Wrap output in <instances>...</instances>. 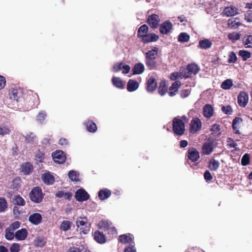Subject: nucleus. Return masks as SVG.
<instances>
[{"instance_id":"obj_1","label":"nucleus","mask_w":252,"mask_h":252,"mask_svg":"<svg viewBox=\"0 0 252 252\" xmlns=\"http://www.w3.org/2000/svg\"><path fill=\"white\" fill-rule=\"evenodd\" d=\"M188 119L186 116L177 117L173 120V131L177 135H182L185 130V124Z\"/></svg>"},{"instance_id":"obj_2","label":"nucleus","mask_w":252,"mask_h":252,"mask_svg":"<svg viewBox=\"0 0 252 252\" xmlns=\"http://www.w3.org/2000/svg\"><path fill=\"white\" fill-rule=\"evenodd\" d=\"M158 54V48L154 47L152 50L148 51L146 54V64L150 69H153L157 66L155 59Z\"/></svg>"},{"instance_id":"obj_3","label":"nucleus","mask_w":252,"mask_h":252,"mask_svg":"<svg viewBox=\"0 0 252 252\" xmlns=\"http://www.w3.org/2000/svg\"><path fill=\"white\" fill-rule=\"evenodd\" d=\"M78 228H80V233L84 234H87L91 228V222L88 221L86 217H78L76 221Z\"/></svg>"},{"instance_id":"obj_4","label":"nucleus","mask_w":252,"mask_h":252,"mask_svg":"<svg viewBox=\"0 0 252 252\" xmlns=\"http://www.w3.org/2000/svg\"><path fill=\"white\" fill-rule=\"evenodd\" d=\"M29 196L31 201L36 203H39L42 202L44 194L41 188L35 187L30 191Z\"/></svg>"},{"instance_id":"obj_5","label":"nucleus","mask_w":252,"mask_h":252,"mask_svg":"<svg viewBox=\"0 0 252 252\" xmlns=\"http://www.w3.org/2000/svg\"><path fill=\"white\" fill-rule=\"evenodd\" d=\"M199 66L195 63H191L188 65L181 74L184 78L190 77L192 75L196 74L199 71Z\"/></svg>"},{"instance_id":"obj_6","label":"nucleus","mask_w":252,"mask_h":252,"mask_svg":"<svg viewBox=\"0 0 252 252\" xmlns=\"http://www.w3.org/2000/svg\"><path fill=\"white\" fill-rule=\"evenodd\" d=\"M130 69V67L128 65L125 64L123 63H116L113 67V71L117 72L122 71L123 74L128 73Z\"/></svg>"},{"instance_id":"obj_7","label":"nucleus","mask_w":252,"mask_h":252,"mask_svg":"<svg viewBox=\"0 0 252 252\" xmlns=\"http://www.w3.org/2000/svg\"><path fill=\"white\" fill-rule=\"evenodd\" d=\"M190 132L194 133L199 130L201 128V122L198 118H195L191 120L190 123Z\"/></svg>"},{"instance_id":"obj_8","label":"nucleus","mask_w":252,"mask_h":252,"mask_svg":"<svg viewBox=\"0 0 252 252\" xmlns=\"http://www.w3.org/2000/svg\"><path fill=\"white\" fill-rule=\"evenodd\" d=\"M52 157L54 161L59 164L63 163L66 158L64 152L62 151H58L53 153Z\"/></svg>"},{"instance_id":"obj_9","label":"nucleus","mask_w":252,"mask_h":252,"mask_svg":"<svg viewBox=\"0 0 252 252\" xmlns=\"http://www.w3.org/2000/svg\"><path fill=\"white\" fill-rule=\"evenodd\" d=\"M75 197L78 201H84L89 199V195L84 189H80L76 191Z\"/></svg>"},{"instance_id":"obj_10","label":"nucleus","mask_w":252,"mask_h":252,"mask_svg":"<svg viewBox=\"0 0 252 252\" xmlns=\"http://www.w3.org/2000/svg\"><path fill=\"white\" fill-rule=\"evenodd\" d=\"M173 25L169 21H166L162 23L159 26V31L163 34H167L169 33L172 29Z\"/></svg>"},{"instance_id":"obj_11","label":"nucleus","mask_w":252,"mask_h":252,"mask_svg":"<svg viewBox=\"0 0 252 252\" xmlns=\"http://www.w3.org/2000/svg\"><path fill=\"white\" fill-rule=\"evenodd\" d=\"M147 21L149 25L152 28H156L158 27L159 24V22H160V18L158 15L153 14L149 17Z\"/></svg>"},{"instance_id":"obj_12","label":"nucleus","mask_w":252,"mask_h":252,"mask_svg":"<svg viewBox=\"0 0 252 252\" xmlns=\"http://www.w3.org/2000/svg\"><path fill=\"white\" fill-rule=\"evenodd\" d=\"M248 100L249 96L246 92H242L238 96V103L241 107H245L248 103Z\"/></svg>"},{"instance_id":"obj_13","label":"nucleus","mask_w":252,"mask_h":252,"mask_svg":"<svg viewBox=\"0 0 252 252\" xmlns=\"http://www.w3.org/2000/svg\"><path fill=\"white\" fill-rule=\"evenodd\" d=\"M223 13L227 17H232L238 14L239 10L235 6H230L224 8Z\"/></svg>"},{"instance_id":"obj_14","label":"nucleus","mask_w":252,"mask_h":252,"mask_svg":"<svg viewBox=\"0 0 252 252\" xmlns=\"http://www.w3.org/2000/svg\"><path fill=\"white\" fill-rule=\"evenodd\" d=\"M41 179L43 182L48 185H52L55 181L54 176L49 172L43 174Z\"/></svg>"},{"instance_id":"obj_15","label":"nucleus","mask_w":252,"mask_h":252,"mask_svg":"<svg viewBox=\"0 0 252 252\" xmlns=\"http://www.w3.org/2000/svg\"><path fill=\"white\" fill-rule=\"evenodd\" d=\"M203 115L205 117L209 119L212 117L214 113L213 106L209 104H206L203 108Z\"/></svg>"},{"instance_id":"obj_16","label":"nucleus","mask_w":252,"mask_h":252,"mask_svg":"<svg viewBox=\"0 0 252 252\" xmlns=\"http://www.w3.org/2000/svg\"><path fill=\"white\" fill-rule=\"evenodd\" d=\"M159 37L155 33L146 34L141 37V40L143 42L146 43L150 42L156 41L158 40Z\"/></svg>"},{"instance_id":"obj_17","label":"nucleus","mask_w":252,"mask_h":252,"mask_svg":"<svg viewBox=\"0 0 252 252\" xmlns=\"http://www.w3.org/2000/svg\"><path fill=\"white\" fill-rule=\"evenodd\" d=\"M29 221L34 225H38L41 222L42 216L38 213L31 214L29 218Z\"/></svg>"},{"instance_id":"obj_18","label":"nucleus","mask_w":252,"mask_h":252,"mask_svg":"<svg viewBox=\"0 0 252 252\" xmlns=\"http://www.w3.org/2000/svg\"><path fill=\"white\" fill-rule=\"evenodd\" d=\"M119 240L122 243L128 244L129 245L134 244L133 237L130 234L121 235Z\"/></svg>"},{"instance_id":"obj_19","label":"nucleus","mask_w":252,"mask_h":252,"mask_svg":"<svg viewBox=\"0 0 252 252\" xmlns=\"http://www.w3.org/2000/svg\"><path fill=\"white\" fill-rule=\"evenodd\" d=\"M188 158L193 162H195L199 158V152L194 148H190L188 150Z\"/></svg>"},{"instance_id":"obj_20","label":"nucleus","mask_w":252,"mask_h":252,"mask_svg":"<svg viewBox=\"0 0 252 252\" xmlns=\"http://www.w3.org/2000/svg\"><path fill=\"white\" fill-rule=\"evenodd\" d=\"M10 98L16 102L20 101L22 98V94L20 90H13L10 94Z\"/></svg>"},{"instance_id":"obj_21","label":"nucleus","mask_w":252,"mask_h":252,"mask_svg":"<svg viewBox=\"0 0 252 252\" xmlns=\"http://www.w3.org/2000/svg\"><path fill=\"white\" fill-rule=\"evenodd\" d=\"M28 234L26 228H22L15 232V238L18 241L24 240L27 238Z\"/></svg>"},{"instance_id":"obj_22","label":"nucleus","mask_w":252,"mask_h":252,"mask_svg":"<svg viewBox=\"0 0 252 252\" xmlns=\"http://www.w3.org/2000/svg\"><path fill=\"white\" fill-rule=\"evenodd\" d=\"M228 26L233 29H237L239 26L242 25L240 20L238 18H230L227 22Z\"/></svg>"},{"instance_id":"obj_23","label":"nucleus","mask_w":252,"mask_h":252,"mask_svg":"<svg viewBox=\"0 0 252 252\" xmlns=\"http://www.w3.org/2000/svg\"><path fill=\"white\" fill-rule=\"evenodd\" d=\"M181 85V82L179 81L174 82L169 89L168 94L169 95L171 96L175 95Z\"/></svg>"},{"instance_id":"obj_24","label":"nucleus","mask_w":252,"mask_h":252,"mask_svg":"<svg viewBox=\"0 0 252 252\" xmlns=\"http://www.w3.org/2000/svg\"><path fill=\"white\" fill-rule=\"evenodd\" d=\"M212 42L208 39L204 38L199 40L198 47L203 50L209 49L212 46Z\"/></svg>"},{"instance_id":"obj_25","label":"nucleus","mask_w":252,"mask_h":252,"mask_svg":"<svg viewBox=\"0 0 252 252\" xmlns=\"http://www.w3.org/2000/svg\"><path fill=\"white\" fill-rule=\"evenodd\" d=\"M157 82L156 80L152 77L150 78L147 83V90L148 92H152L157 88Z\"/></svg>"},{"instance_id":"obj_26","label":"nucleus","mask_w":252,"mask_h":252,"mask_svg":"<svg viewBox=\"0 0 252 252\" xmlns=\"http://www.w3.org/2000/svg\"><path fill=\"white\" fill-rule=\"evenodd\" d=\"M139 87L138 83L134 80L130 79L127 84V90L129 92L136 91Z\"/></svg>"},{"instance_id":"obj_27","label":"nucleus","mask_w":252,"mask_h":252,"mask_svg":"<svg viewBox=\"0 0 252 252\" xmlns=\"http://www.w3.org/2000/svg\"><path fill=\"white\" fill-rule=\"evenodd\" d=\"M94 239L97 243L100 244H103L106 241L105 236L103 234V233L98 231L94 232Z\"/></svg>"},{"instance_id":"obj_28","label":"nucleus","mask_w":252,"mask_h":252,"mask_svg":"<svg viewBox=\"0 0 252 252\" xmlns=\"http://www.w3.org/2000/svg\"><path fill=\"white\" fill-rule=\"evenodd\" d=\"M33 167L29 162L23 163L21 166V171L26 175H29L32 172Z\"/></svg>"},{"instance_id":"obj_29","label":"nucleus","mask_w":252,"mask_h":252,"mask_svg":"<svg viewBox=\"0 0 252 252\" xmlns=\"http://www.w3.org/2000/svg\"><path fill=\"white\" fill-rule=\"evenodd\" d=\"M113 85L117 88L124 89L125 83L119 77H113L112 79Z\"/></svg>"},{"instance_id":"obj_30","label":"nucleus","mask_w":252,"mask_h":252,"mask_svg":"<svg viewBox=\"0 0 252 252\" xmlns=\"http://www.w3.org/2000/svg\"><path fill=\"white\" fill-rule=\"evenodd\" d=\"M144 65L142 63H136L132 68V71L134 74H141L144 72Z\"/></svg>"},{"instance_id":"obj_31","label":"nucleus","mask_w":252,"mask_h":252,"mask_svg":"<svg viewBox=\"0 0 252 252\" xmlns=\"http://www.w3.org/2000/svg\"><path fill=\"white\" fill-rule=\"evenodd\" d=\"M111 194V192L110 190L104 189L100 190L98 192V197L101 200H104L109 198Z\"/></svg>"},{"instance_id":"obj_32","label":"nucleus","mask_w":252,"mask_h":252,"mask_svg":"<svg viewBox=\"0 0 252 252\" xmlns=\"http://www.w3.org/2000/svg\"><path fill=\"white\" fill-rule=\"evenodd\" d=\"M202 153L206 155L210 154L213 150V145L212 143H205L202 147Z\"/></svg>"},{"instance_id":"obj_33","label":"nucleus","mask_w":252,"mask_h":252,"mask_svg":"<svg viewBox=\"0 0 252 252\" xmlns=\"http://www.w3.org/2000/svg\"><path fill=\"white\" fill-rule=\"evenodd\" d=\"M168 85L165 81H162L159 84L158 92L161 96L165 95L167 91Z\"/></svg>"},{"instance_id":"obj_34","label":"nucleus","mask_w":252,"mask_h":252,"mask_svg":"<svg viewBox=\"0 0 252 252\" xmlns=\"http://www.w3.org/2000/svg\"><path fill=\"white\" fill-rule=\"evenodd\" d=\"M87 130L90 132H94L97 130L95 124L92 121L89 120L85 123Z\"/></svg>"},{"instance_id":"obj_35","label":"nucleus","mask_w":252,"mask_h":252,"mask_svg":"<svg viewBox=\"0 0 252 252\" xmlns=\"http://www.w3.org/2000/svg\"><path fill=\"white\" fill-rule=\"evenodd\" d=\"M220 166V162L219 161L212 159L209 162L208 167L211 171H217Z\"/></svg>"},{"instance_id":"obj_36","label":"nucleus","mask_w":252,"mask_h":252,"mask_svg":"<svg viewBox=\"0 0 252 252\" xmlns=\"http://www.w3.org/2000/svg\"><path fill=\"white\" fill-rule=\"evenodd\" d=\"M14 231L7 227L5 230V238L9 241L13 240L14 238L15 237V233H14Z\"/></svg>"},{"instance_id":"obj_37","label":"nucleus","mask_w":252,"mask_h":252,"mask_svg":"<svg viewBox=\"0 0 252 252\" xmlns=\"http://www.w3.org/2000/svg\"><path fill=\"white\" fill-rule=\"evenodd\" d=\"M148 27L146 25L141 26L138 30V36L139 38L142 37L148 33Z\"/></svg>"},{"instance_id":"obj_38","label":"nucleus","mask_w":252,"mask_h":252,"mask_svg":"<svg viewBox=\"0 0 252 252\" xmlns=\"http://www.w3.org/2000/svg\"><path fill=\"white\" fill-rule=\"evenodd\" d=\"M10 132V126L8 125H0V135H4L6 134H8Z\"/></svg>"},{"instance_id":"obj_39","label":"nucleus","mask_w":252,"mask_h":252,"mask_svg":"<svg viewBox=\"0 0 252 252\" xmlns=\"http://www.w3.org/2000/svg\"><path fill=\"white\" fill-rule=\"evenodd\" d=\"M13 202L14 204L20 206H24L25 201L20 195H15L13 199Z\"/></svg>"},{"instance_id":"obj_40","label":"nucleus","mask_w":252,"mask_h":252,"mask_svg":"<svg viewBox=\"0 0 252 252\" xmlns=\"http://www.w3.org/2000/svg\"><path fill=\"white\" fill-rule=\"evenodd\" d=\"M71 222L68 220H63L61 224L60 228L61 230L66 231L68 230L71 226Z\"/></svg>"},{"instance_id":"obj_41","label":"nucleus","mask_w":252,"mask_h":252,"mask_svg":"<svg viewBox=\"0 0 252 252\" xmlns=\"http://www.w3.org/2000/svg\"><path fill=\"white\" fill-rule=\"evenodd\" d=\"M189 38V34L186 32H182L179 35L178 39L179 42L184 43L188 42Z\"/></svg>"},{"instance_id":"obj_42","label":"nucleus","mask_w":252,"mask_h":252,"mask_svg":"<svg viewBox=\"0 0 252 252\" xmlns=\"http://www.w3.org/2000/svg\"><path fill=\"white\" fill-rule=\"evenodd\" d=\"M233 86V81L230 79H226L222 82L221 87L224 90H228Z\"/></svg>"},{"instance_id":"obj_43","label":"nucleus","mask_w":252,"mask_h":252,"mask_svg":"<svg viewBox=\"0 0 252 252\" xmlns=\"http://www.w3.org/2000/svg\"><path fill=\"white\" fill-rule=\"evenodd\" d=\"M243 43L247 47H252V35L245 36L243 38Z\"/></svg>"},{"instance_id":"obj_44","label":"nucleus","mask_w":252,"mask_h":252,"mask_svg":"<svg viewBox=\"0 0 252 252\" xmlns=\"http://www.w3.org/2000/svg\"><path fill=\"white\" fill-rule=\"evenodd\" d=\"M46 117L47 114L46 112L44 111H41L36 116V120L38 123L42 124Z\"/></svg>"},{"instance_id":"obj_45","label":"nucleus","mask_w":252,"mask_h":252,"mask_svg":"<svg viewBox=\"0 0 252 252\" xmlns=\"http://www.w3.org/2000/svg\"><path fill=\"white\" fill-rule=\"evenodd\" d=\"M79 173L78 172L74 170H70L68 172V177L69 179L72 181L75 182H77L78 181L79 177Z\"/></svg>"},{"instance_id":"obj_46","label":"nucleus","mask_w":252,"mask_h":252,"mask_svg":"<svg viewBox=\"0 0 252 252\" xmlns=\"http://www.w3.org/2000/svg\"><path fill=\"white\" fill-rule=\"evenodd\" d=\"M35 136L32 133L27 134L25 136V141L28 143L35 144Z\"/></svg>"},{"instance_id":"obj_47","label":"nucleus","mask_w":252,"mask_h":252,"mask_svg":"<svg viewBox=\"0 0 252 252\" xmlns=\"http://www.w3.org/2000/svg\"><path fill=\"white\" fill-rule=\"evenodd\" d=\"M56 196L59 198H61L63 197H64L65 198L69 200L72 196V194L69 192H65L64 193L63 191H58L56 193Z\"/></svg>"},{"instance_id":"obj_48","label":"nucleus","mask_w":252,"mask_h":252,"mask_svg":"<svg viewBox=\"0 0 252 252\" xmlns=\"http://www.w3.org/2000/svg\"><path fill=\"white\" fill-rule=\"evenodd\" d=\"M238 55L240 56L244 61H246L251 57V53L246 50H240L238 53Z\"/></svg>"},{"instance_id":"obj_49","label":"nucleus","mask_w":252,"mask_h":252,"mask_svg":"<svg viewBox=\"0 0 252 252\" xmlns=\"http://www.w3.org/2000/svg\"><path fill=\"white\" fill-rule=\"evenodd\" d=\"M7 208V203L6 200L3 198H0V212H5Z\"/></svg>"},{"instance_id":"obj_50","label":"nucleus","mask_w":252,"mask_h":252,"mask_svg":"<svg viewBox=\"0 0 252 252\" xmlns=\"http://www.w3.org/2000/svg\"><path fill=\"white\" fill-rule=\"evenodd\" d=\"M237 57L236 54L231 51L229 53L228 62L229 63H235L237 61Z\"/></svg>"},{"instance_id":"obj_51","label":"nucleus","mask_w":252,"mask_h":252,"mask_svg":"<svg viewBox=\"0 0 252 252\" xmlns=\"http://www.w3.org/2000/svg\"><path fill=\"white\" fill-rule=\"evenodd\" d=\"M250 158L248 154H245L241 159V163L243 166H246L250 163Z\"/></svg>"},{"instance_id":"obj_52","label":"nucleus","mask_w":252,"mask_h":252,"mask_svg":"<svg viewBox=\"0 0 252 252\" xmlns=\"http://www.w3.org/2000/svg\"><path fill=\"white\" fill-rule=\"evenodd\" d=\"M227 37L229 40L236 41L240 38V35L238 33L233 32L232 33H229Z\"/></svg>"},{"instance_id":"obj_53","label":"nucleus","mask_w":252,"mask_h":252,"mask_svg":"<svg viewBox=\"0 0 252 252\" xmlns=\"http://www.w3.org/2000/svg\"><path fill=\"white\" fill-rule=\"evenodd\" d=\"M98 226L99 228L108 229L109 227V224L107 221L101 220L98 222Z\"/></svg>"},{"instance_id":"obj_54","label":"nucleus","mask_w":252,"mask_h":252,"mask_svg":"<svg viewBox=\"0 0 252 252\" xmlns=\"http://www.w3.org/2000/svg\"><path fill=\"white\" fill-rule=\"evenodd\" d=\"M20 250V245L18 243L13 244L10 248V252H19Z\"/></svg>"},{"instance_id":"obj_55","label":"nucleus","mask_w":252,"mask_h":252,"mask_svg":"<svg viewBox=\"0 0 252 252\" xmlns=\"http://www.w3.org/2000/svg\"><path fill=\"white\" fill-rule=\"evenodd\" d=\"M221 110L225 114H231L232 113V109L229 105L223 106Z\"/></svg>"},{"instance_id":"obj_56","label":"nucleus","mask_w":252,"mask_h":252,"mask_svg":"<svg viewBox=\"0 0 252 252\" xmlns=\"http://www.w3.org/2000/svg\"><path fill=\"white\" fill-rule=\"evenodd\" d=\"M20 225L21 223L19 221H15L11 223L8 227L12 230L15 231L20 226Z\"/></svg>"},{"instance_id":"obj_57","label":"nucleus","mask_w":252,"mask_h":252,"mask_svg":"<svg viewBox=\"0 0 252 252\" xmlns=\"http://www.w3.org/2000/svg\"><path fill=\"white\" fill-rule=\"evenodd\" d=\"M21 186V180L19 178H16L13 180L12 187L13 189L19 188Z\"/></svg>"},{"instance_id":"obj_58","label":"nucleus","mask_w":252,"mask_h":252,"mask_svg":"<svg viewBox=\"0 0 252 252\" xmlns=\"http://www.w3.org/2000/svg\"><path fill=\"white\" fill-rule=\"evenodd\" d=\"M226 142L227 146L229 147L236 148L237 144L232 138H228Z\"/></svg>"},{"instance_id":"obj_59","label":"nucleus","mask_w":252,"mask_h":252,"mask_svg":"<svg viewBox=\"0 0 252 252\" xmlns=\"http://www.w3.org/2000/svg\"><path fill=\"white\" fill-rule=\"evenodd\" d=\"M181 72H173L171 74L170 79L172 80H175L179 78H182L183 76L181 74Z\"/></svg>"},{"instance_id":"obj_60","label":"nucleus","mask_w":252,"mask_h":252,"mask_svg":"<svg viewBox=\"0 0 252 252\" xmlns=\"http://www.w3.org/2000/svg\"><path fill=\"white\" fill-rule=\"evenodd\" d=\"M190 93V90L189 89H184L181 92V96L182 98H185L188 97Z\"/></svg>"},{"instance_id":"obj_61","label":"nucleus","mask_w":252,"mask_h":252,"mask_svg":"<svg viewBox=\"0 0 252 252\" xmlns=\"http://www.w3.org/2000/svg\"><path fill=\"white\" fill-rule=\"evenodd\" d=\"M245 19L248 22H252V11H247L245 13Z\"/></svg>"},{"instance_id":"obj_62","label":"nucleus","mask_w":252,"mask_h":252,"mask_svg":"<svg viewBox=\"0 0 252 252\" xmlns=\"http://www.w3.org/2000/svg\"><path fill=\"white\" fill-rule=\"evenodd\" d=\"M124 252H136L134 244L127 246L125 249Z\"/></svg>"},{"instance_id":"obj_63","label":"nucleus","mask_w":252,"mask_h":252,"mask_svg":"<svg viewBox=\"0 0 252 252\" xmlns=\"http://www.w3.org/2000/svg\"><path fill=\"white\" fill-rule=\"evenodd\" d=\"M67 252H88V251L87 250L80 249L76 247H72L69 248Z\"/></svg>"},{"instance_id":"obj_64","label":"nucleus","mask_w":252,"mask_h":252,"mask_svg":"<svg viewBox=\"0 0 252 252\" xmlns=\"http://www.w3.org/2000/svg\"><path fill=\"white\" fill-rule=\"evenodd\" d=\"M204 177L206 181H209L212 179V176L208 170L205 172L204 174Z\"/></svg>"}]
</instances>
